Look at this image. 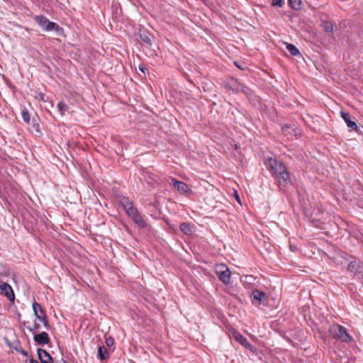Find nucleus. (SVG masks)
<instances>
[{"instance_id": "1", "label": "nucleus", "mask_w": 363, "mask_h": 363, "mask_svg": "<svg viewBox=\"0 0 363 363\" xmlns=\"http://www.w3.org/2000/svg\"><path fill=\"white\" fill-rule=\"evenodd\" d=\"M268 166L272 172L273 176L276 178L279 186H284L291 182L289 172L285 165L276 159L269 157Z\"/></svg>"}, {"instance_id": "2", "label": "nucleus", "mask_w": 363, "mask_h": 363, "mask_svg": "<svg viewBox=\"0 0 363 363\" xmlns=\"http://www.w3.org/2000/svg\"><path fill=\"white\" fill-rule=\"evenodd\" d=\"M32 308L33 310L34 315L36 319L41 321L44 325V327L49 330L50 328V325L49 324L48 316L45 311L43 308L42 306L34 301L32 304Z\"/></svg>"}, {"instance_id": "3", "label": "nucleus", "mask_w": 363, "mask_h": 363, "mask_svg": "<svg viewBox=\"0 0 363 363\" xmlns=\"http://www.w3.org/2000/svg\"><path fill=\"white\" fill-rule=\"evenodd\" d=\"M329 331L343 342H349L352 340V337L347 333L346 329L341 325H334L330 328Z\"/></svg>"}, {"instance_id": "4", "label": "nucleus", "mask_w": 363, "mask_h": 363, "mask_svg": "<svg viewBox=\"0 0 363 363\" xmlns=\"http://www.w3.org/2000/svg\"><path fill=\"white\" fill-rule=\"evenodd\" d=\"M216 272L218 276L219 279L225 284H229L230 281V271L229 268L220 264L216 267Z\"/></svg>"}, {"instance_id": "5", "label": "nucleus", "mask_w": 363, "mask_h": 363, "mask_svg": "<svg viewBox=\"0 0 363 363\" xmlns=\"http://www.w3.org/2000/svg\"><path fill=\"white\" fill-rule=\"evenodd\" d=\"M35 21L38 24L46 31H51L53 30H57L59 29V26L54 23L50 21L46 17L44 16H37L35 17Z\"/></svg>"}, {"instance_id": "6", "label": "nucleus", "mask_w": 363, "mask_h": 363, "mask_svg": "<svg viewBox=\"0 0 363 363\" xmlns=\"http://www.w3.org/2000/svg\"><path fill=\"white\" fill-rule=\"evenodd\" d=\"M232 335L235 340H236L242 346L248 349L254 354L257 353V349L253 347L240 333L234 330Z\"/></svg>"}, {"instance_id": "7", "label": "nucleus", "mask_w": 363, "mask_h": 363, "mask_svg": "<svg viewBox=\"0 0 363 363\" xmlns=\"http://www.w3.org/2000/svg\"><path fill=\"white\" fill-rule=\"evenodd\" d=\"M172 184L174 186V188L177 190V191L181 194L186 196H189L192 194V190L189 187V186L182 182L176 179L175 178H172Z\"/></svg>"}, {"instance_id": "8", "label": "nucleus", "mask_w": 363, "mask_h": 363, "mask_svg": "<svg viewBox=\"0 0 363 363\" xmlns=\"http://www.w3.org/2000/svg\"><path fill=\"white\" fill-rule=\"evenodd\" d=\"M121 203L129 217L132 218L133 216L139 213L138 209L134 206L133 203L128 198H123L121 201Z\"/></svg>"}, {"instance_id": "9", "label": "nucleus", "mask_w": 363, "mask_h": 363, "mask_svg": "<svg viewBox=\"0 0 363 363\" xmlns=\"http://www.w3.org/2000/svg\"><path fill=\"white\" fill-rule=\"evenodd\" d=\"M0 294L6 296L10 301L15 300V294L12 287L7 283L3 282L0 284Z\"/></svg>"}, {"instance_id": "10", "label": "nucleus", "mask_w": 363, "mask_h": 363, "mask_svg": "<svg viewBox=\"0 0 363 363\" xmlns=\"http://www.w3.org/2000/svg\"><path fill=\"white\" fill-rule=\"evenodd\" d=\"M138 35L141 41L146 43L147 45H152L154 40V36L151 35L147 30L144 28L139 29Z\"/></svg>"}, {"instance_id": "11", "label": "nucleus", "mask_w": 363, "mask_h": 363, "mask_svg": "<svg viewBox=\"0 0 363 363\" xmlns=\"http://www.w3.org/2000/svg\"><path fill=\"white\" fill-rule=\"evenodd\" d=\"M38 356L41 363H53L51 355L43 349H38Z\"/></svg>"}, {"instance_id": "12", "label": "nucleus", "mask_w": 363, "mask_h": 363, "mask_svg": "<svg viewBox=\"0 0 363 363\" xmlns=\"http://www.w3.org/2000/svg\"><path fill=\"white\" fill-rule=\"evenodd\" d=\"M240 84L241 83L238 82V79L235 78H230L225 82V86L227 89H230L235 93H239Z\"/></svg>"}, {"instance_id": "13", "label": "nucleus", "mask_w": 363, "mask_h": 363, "mask_svg": "<svg viewBox=\"0 0 363 363\" xmlns=\"http://www.w3.org/2000/svg\"><path fill=\"white\" fill-rule=\"evenodd\" d=\"M33 339L35 342L40 345H46L50 341L48 334L46 332H42L39 334L35 335Z\"/></svg>"}, {"instance_id": "14", "label": "nucleus", "mask_w": 363, "mask_h": 363, "mask_svg": "<svg viewBox=\"0 0 363 363\" xmlns=\"http://www.w3.org/2000/svg\"><path fill=\"white\" fill-rule=\"evenodd\" d=\"M341 116L343 118V120L347 123V127L350 128V130H357V125L354 121H352L350 120V117L348 113H345L343 111H341Z\"/></svg>"}, {"instance_id": "15", "label": "nucleus", "mask_w": 363, "mask_h": 363, "mask_svg": "<svg viewBox=\"0 0 363 363\" xmlns=\"http://www.w3.org/2000/svg\"><path fill=\"white\" fill-rule=\"evenodd\" d=\"M252 295L254 301H257L259 304H260L266 298L265 293L258 289L253 290L252 292Z\"/></svg>"}, {"instance_id": "16", "label": "nucleus", "mask_w": 363, "mask_h": 363, "mask_svg": "<svg viewBox=\"0 0 363 363\" xmlns=\"http://www.w3.org/2000/svg\"><path fill=\"white\" fill-rule=\"evenodd\" d=\"M132 220L134 221V223L138 225L140 228H145L147 226V223L143 219V216L138 213L136 215L133 216L132 218Z\"/></svg>"}, {"instance_id": "17", "label": "nucleus", "mask_w": 363, "mask_h": 363, "mask_svg": "<svg viewBox=\"0 0 363 363\" xmlns=\"http://www.w3.org/2000/svg\"><path fill=\"white\" fill-rule=\"evenodd\" d=\"M321 27L327 33H332L334 30L335 24L330 21H323Z\"/></svg>"}, {"instance_id": "18", "label": "nucleus", "mask_w": 363, "mask_h": 363, "mask_svg": "<svg viewBox=\"0 0 363 363\" xmlns=\"http://www.w3.org/2000/svg\"><path fill=\"white\" fill-rule=\"evenodd\" d=\"M180 230L185 235H191L193 233L192 225L188 223H182L180 224Z\"/></svg>"}, {"instance_id": "19", "label": "nucleus", "mask_w": 363, "mask_h": 363, "mask_svg": "<svg viewBox=\"0 0 363 363\" xmlns=\"http://www.w3.org/2000/svg\"><path fill=\"white\" fill-rule=\"evenodd\" d=\"M29 125H30L32 127L33 133H35L36 134L40 133V127L38 123V118H33Z\"/></svg>"}, {"instance_id": "20", "label": "nucleus", "mask_w": 363, "mask_h": 363, "mask_svg": "<svg viewBox=\"0 0 363 363\" xmlns=\"http://www.w3.org/2000/svg\"><path fill=\"white\" fill-rule=\"evenodd\" d=\"M239 92L243 93L248 98L252 97L253 95V92L251 90V89L243 84H240V88H239Z\"/></svg>"}, {"instance_id": "21", "label": "nucleus", "mask_w": 363, "mask_h": 363, "mask_svg": "<svg viewBox=\"0 0 363 363\" xmlns=\"http://www.w3.org/2000/svg\"><path fill=\"white\" fill-rule=\"evenodd\" d=\"M359 264L356 261H352L348 264V270L351 272L357 273L359 272Z\"/></svg>"}, {"instance_id": "22", "label": "nucleus", "mask_w": 363, "mask_h": 363, "mask_svg": "<svg viewBox=\"0 0 363 363\" xmlns=\"http://www.w3.org/2000/svg\"><path fill=\"white\" fill-rule=\"evenodd\" d=\"M289 4L294 10H300L302 6L301 0H289Z\"/></svg>"}, {"instance_id": "23", "label": "nucleus", "mask_w": 363, "mask_h": 363, "mask_svg": "<svg viewBox=\"0 0 363 363\" xmlns=\"http://www.w3.org/2000/svg\"><path fill=\"white\" fill-rule=\"evenodd\" d=\"M107 349L104 346H100L98 349V355L101 360H104L107 357Z\"/></svg>"}, {"instance_id": "24", "label": "nucleus", "mask_w": 363, "mask_h": 363, "mask_svg": "<svg viewBox=\"0 0 363 363\" xmlns=\"http://www.w3.org/2000/svg\"><path fill=\"white\" fill-rule=\"evenodd\" d=\"M286 49L290 52V54L294 56H296L300 54L298 48L293 44H288L286 45Z\"/></svg>"}, {"instance_id": "25", "label": "nucleus", "mask_w": 363, "mask_h": 363, "mask_svg": "<svg viewBox=\"0 0 363 363\" xmlns=\"http://www.w3.org/2000/svg\"><path fill=\"white\" fill-rule=\"evenodd\" d=\"M57 109L62 116L65 115V112L68 110V106L62 101H60L57 104Z\"/></svg>"}, {"instance_id": "26", "label": "nucleus", "mask_w": 363, "mask_h": 363, "mask_svg": "<svg viewBox=\"0 0 363 363\" xmlns=\"http://www.w3.org/2000/svg\"><path fill=\"white\" fill-rule=\"evenodd\" d=\"M0 275L3 277H9L10 275V269L4 264H0Z\"/></svg>"}, {"instance_id": "27", "label": "nucleus", "mask_w": 363, "mask_h": 363, "mask_svg": "<svg viewBox=\"0 0 363 363\" xmlns=\"http://www.w3.org/2000/svg\"><path fill=\"white\" fill-rule=\"evenodd\" d=\"M22 118L23 119V121L28 123V124H30V113L28 112V111L27 109H23L22 111Z\"/></svg>"}, {"instance_id": "28", "label": "nucleus", "mask_w": 363, "mask_h": 363, "mask_svg": "<svg viewBox=\"0 0 363 363\" xmlns=\"http://www.w3.org/2000/svg\"><path fill=\"white\" fill-rule=\"evenodd\" d=\"M13 349L16 352L22 354L23 356H26V357L28 356V352L23 349V347H21V345L19 343H17L15 347H13Z\"/></svg>"}, {"instance_id": "29", "label": "nucleus", "mask_w": 363, "mask_h": 363, "mask_svg": "<svg viewBox=\"0 0 363 363\" xmlns=\"http://www.w3.org/2000/svg\"><path fill=\"white\" fill-rule=\"evenodd\" d=\"M106 343L108 347H111L114 344V339L111 337H107L106 339Z\"/></svg>"}, {"instance_id": "30", "label": "nucleus", "mask_w": 363, "mask_h": 363, "mask_svg": "<svg viewBox=\"0 0 363 363\" xmlns=\"http://www.w3.org/2000/svg\"><path fill=\"white\" fill-rule=\"evenodd\" d=\"M272 6L281 7L283 4V0H272Z\"/></svg>"}, {"instance_id": "31", "label": "nucleus", "mask_w": 363, "mask_h": 363, "mask_svg": "<svg viewBox=\"0 0 363 363\" xmlns=\"http://www.w3.org/2000/svg\"><path fill=\"white\" fill-rule=\"evenodd\" d=\"M40 328V325L38 323H35V324L33 325V327L31 328H28V329L30 331V332H33V333H35V331H38Z\"/></svg>"}, {"instance_id": "32", "label": "nucleus", "mask_w": 363, "mask_h": 363, "mask_svg": "<svg viewBox=\"0 0 363 363\" xmlns=\"http://www.w3.org/2000/svg\"><path fill=\"white\" fill-rule=\"evenodd\" d=\"M234 196L238 203H240V199L239 197L238 193L235 191L234 193Z\"/></svg>"}, {"instance_id": "33", "label": "nucleus", "mask_w": 363, "mask_h": 363, "mask_svg": "<svg viewBox=\"0 0 363 363\" xmlns=\"http://www.w3.org/2000/svg\"><path fill=\"white\" fill-rule=\"evenodd\" d=\"M234 64H235V65L238 69H241V70H244V69H245V68H244L243 67H242L241 65H240L238 64V62H235V63H234Z\"/></svg>"}, {"instance_id": "34", "label": "nucleus", "mask_w": 363, "mask_h": 363, "mask_svg": "<svg viewBox=\"0 0 363 363\" xmlns=\"http://www.w3.org/2000/svg\"><path fill=\"white\" fill-rule=\"evenodd\" d=\"M30 363H39L38 360L33 358L30 359Z\"/></svg>"}, {"instance_id": "35", "label": "nucleus", "mask_w": 363, "mask_h": 363, "mask_svg": "<svg viewBox=\"0 0 363 363\" xmlns=\"http://www.w3.org/2000/svg\"><path fill=\"white\" fill-rule=\"evenodd\" d=\"M139 69H140V71H142L143 72H145V68L144 67L140 66V67H139Z\"/></svg>"}, {"instance_id": "36", "label": "nucleus", "mask_w": 363, "mask_h": 363, "mask_svg": "<svg viewBox=\"0 0 363 363\" xmlns=\"http://www.w3.org/2000/svg\"><path fill=\"white\" fill-rule=\"evenodd\" d=\"M60 363H68L67 361H65V359H62Z\"/></svg>"}]
</instances>
